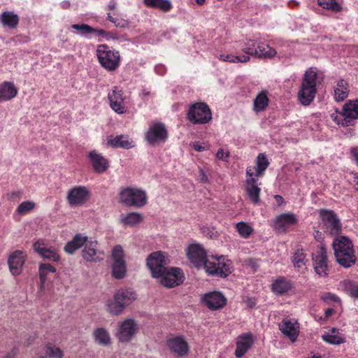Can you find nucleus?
<instances>
[{"mask_svg":"<svg viewBox=\"0 0 358 358\" xmlns=\"http://www.w3.org/2000/svg\"><path fill=\"white\" fill-rule=\"evenodd\" d=\"M106 33L108 34L107 36H99L103 38H105L106 40L117 39L118 38L116 34H113L112 32H107V31H106Z\"/></svg>","mask_w":358,"mask_h":358,"instance_id":"obj_58","label":"nucleus"},{"mask_svg":"<svg viewBox=\"0 0 358 358\" xmlns=\"http://www.w3.org/2000/svg\"><path fill=\"white\" fill-rule=\"evenodd\" d=\"M268 165L269 162L266 155L264 153L259 154L256 159V165L255 166H250L252 171L255 173V177L256 178L261 177Z\"/></svg>","mask_w":358,"mask_h":358,"instance_id":"obj_33","label":"nucleus"},{"mask_svg":"<svg viewBox=\"0 0 358 358\" xmlns=\"http://www.w3.org/2000/svg\"><path fill=\"white\" fill-rule=\"evenodd\" d=\"M203 303L210 310L220 309L226 304V299L220 292H212L202 297Z\"/></svg>","mask_w":358,"mask_h":358,"instance_id":"obj_23","label":"nucleus"},{"mask_svg":"<svg viewBox=\"0 0 358 358\" xmlns=\"http://www.w3.org/2000/svg\"><path fill=\"white\" fill-rule=\"evenodd\" d=\"M17 94V90L12 83L4 82L0 85V101L10 100Z\"/></svg>","mask_w":358,"mask_h":358,"instance_id":"obj_35","label":"nucleus"},{"mask_svg":"<svg viewBox=\"0 0 358 358\" xmlns=\"http://www.w3.org/2000/svg\"><path fill=\"white\" fill-rule=\"evenodd\" d=\"M198 180L202 182H207L208 180L206 173L201 168H199Z\"/></svg>","mask_w":358,"mask_h":358,"instance_id":"obj_54","label":"nucleus"},{"mask_svg":"<svg viewBox=\"0 0 358 358\" xmlns=\"http://www.w3.org/2000/svg\"><path fill=\"white\" fill-rule=\"evenodd\" d=\"M88 239V237L86 236H83L80 234H76L73 238L65 245V252L71 255L73 254L76 250L83 246L84 247Z\"/></svg>","mask_w":358,"mask_h":358,"instance_id":"obj_31","label":"nucleus"},{"mask_svg":"<svg viewBox=\"0 0 358 358\" xmlns=\"http://www.w3.org/2000/svg\"><path fill=\"white\" fill-rule=\"evenodd\" d=\"M246 192L247 194L252 202L257 203L259 201V193L261 191L260 187H258L257 182L258 178L255 177V173L252 171L251 167H248L246 169Z\"/></svg>","mask_w":358,"mask_h":358,"instance_id":"obj_17","label":"nucleus"},{"mask_svg":"<svg viewBox=\"0 0 358 358\" xmlns=\"http://www.w3.org/2000/svg\"><path fill=\"white\" fill-rule=\"evenodd\" d=\"M22 193L19 191L13 192L9 194H8V199L9 201H13L16 198H20L21 196Z\"/></svg>","mask_w":358,"mask_h":358,"instance_id":"obj_55","label":"nucleus"},{"mask_svg":"<svg viewBox=\"0 0 358 358\" xmlns=\"http://www.w3.org/2000/svg\"><path fill=\"white\" fill-rule=\"evenodd\" d=\"M124 256V252L121 245H117L113 248L111 254L112 275L115 279H122L126 275L127 266Z\"/></svg>","mask_w":358,"mask_h":358,"instance_id":"obj_10","label":"nucleus"},{"mask_svg":"<svg viewBox=\"0 0 358 358\" xmlns=\"http://www.w3.org/2000/svg\"><path fill=\"white\" fill-rule=\"evenodd\" d=\"M274 199L278 206L282 205L284 202V199L280 195H275Z\"/></svg>","mask_w":358,"mask_h":358,"instance_id":"obj_61","label":"nucleus"},{"mask_svg":"<svg viewBox=\"0 0 358 358\" xmlns=\"http://www.w3.org/2000/svg\"><path fill=\"white\" fill-rule=\"evenodd\" d=\"M34 250L45 259L57 262L59 259V255L57 250L52 247H48L43 241H38L34 244Z\"/></svg>","mask_w":358,"mask_h":358,"instance_id":"obj_26","label":"nucleus"},{"mask_svg":"<svg viewBox=\"0 0 358 358\" xmlns=\"http://www.w3.org/2000/svg\"><path fill=\"white\" fill-rule=\"evenodd\" d=\"M108 98L110 108L115 113L117 114H124L126 112L122 90L116 87H114L113 90L108 92Z\"/></svg>","mask_w":358,"mask_h":358,"instance_id":"obj_22","label":"nucleus"},{"mask_svg":"<svg viewBox=\"0 0 358 358\" xmlns=\"http://www.w3.org/2000/svg\"><path fill=\"white\" fill-rule=\"evenodd\" d=\"M164 287H173L182 284L185 280L182 269L176 267L166 268L163 274L157 278Z\"/></svg>","mask_w":358,"mask_h":358,"instance_id":"obj_14","label":"nucleus"},{"mask_svg":"<svg viewBox=\"0 0 358 358\" xmlns=\"http://www.w3.org/2000/svg\"><path fill=\"white\" fill-rule=\"evenodd\" d=\"M322 340L331 345H340L345 342V336L338 329L331 328L322 336Z\"/></svg>","mask_w":358,"mask_h":358,"instance_id":"obj_29","label":"nucleus"},{"mask_svg":"<svg viewBox=\"0 0 358 358\" xmlns=\"http://www.w3.org/2000/svg\"><path fill=\"white\" fill-rule=\"evenodd\" d=\"M322 228L331 236L338 235L342 229L341 223L335 213L330 210H320Z\"/></svg>","mask_w":358,"mask_h":358,"instance_id":"obj_8","label":"nucleus"},{"mask_svg":"<svg viewBox=\"0 0 358 358\" xmlns=\"http://www.w3.org/2000/svg\"><path fill=\"white\" fill-rule=\"evenodd\" d=\"M254 343V338L250 333H245L240 335L236 339V348L235 355L241 358L245 355L248 350L252 347Z\"/></svg>","mask_w":358,"mask_h":358,"instance_id":"obj_25","label":"nucleus"},{"mask_svg":"<svg viewBox=\"0 0 358 358\" xmlns=\"http://www.w3.org/2000/svg\"><path fill=\"white\" fill-rule=\"evenodd\" d=\"M113 23L117 28H127L130 22L126 19L115 17Z\"/></svg>","mask_w":358,"mask_h":358,"instance_id":"obj_50","label":"nucleus"},{"mask_svg":"<svg viewBox=\"0 0 358 358\" xmlns=\"http://www.w3.org/2000/svg\"><path fill=\"white\" fill-rule=\"evenodd\" d=\"M334 313V310L333 308L327 309L324 313V319L327 320V318H329Z\"/></svg>","mask_w":358,"mask_h":358,"instance_id":"obj_62","label":"nucleus"},{"mask_svg":"<svg viewBox=\"0 0 358 358\" xmlns=\"http://www.w3.org/2000/svg\"><path fill=\"white\" fill-rule=\"evenodd\" d=\"M97 241L88 239L82 251V257L87 262H98L103 259L100 256L102 253L97 249Z\"/></svg>","mask_w":358,"mask_h":358,"instance_id":"obj_19","label":"nucleus"},{"mask_svg":"<svg viewBox=\"0 0 358 358\" xmlns=\"http://www.w3.org/2000/svg\"><path fill=\"white\" fill-rule=\"evenodd\" d=\"M155 71L157 73L163 74L165 72V68L162 65L157 66L155 67Z\"/></svg>","mask_w":358,"mask_h":358,"instance_id":"obj_63","label":"nucleus"},{"mask_svg":"<svg viewBox=\"0 0 358 358\" xmlns=\"http://www.w3.org/2000/svg\"><path fill=\"white\" fill-rule=\"evenodd\" d=\"M60 6L62 8L67 9L70 7V2L68 1H63L60 3Z\"/></svg>","mask_w":358,"mask_h":358,"instance_id":"obj_64","label":"nucleus"},{"mask_svg":"<svg viewBox=\"0 0 358 358\" xmlns=\"http://www.w3.org/2000/svg\"><path fill=\"white\" fill-rule=\"evenodd\" d=\"M236 229L239 236L243 238H248L253 233L252 226L245 222H238L236 224Z\"/></svg>","mask_w":358,"mask_h":358,"instance_id":"obj_44","label":"nucleus"},{"mask_svg":"<svg viewBox=\"0 0 358 358\" xmlns=\"http://www.w3.org/2000/svg\"><path fill=\"white\" fill-rule=\"evenodd\" d=\"M138 331L137 322L132 318H127L118 324L115 336L122 343L131 341Z\"/></svg>","mask_w":358,"mask_h":358,"instance_id":"obj_12","label":"nucleus"},{"mask_svg":"<svg viewBox=\"0 0 358 358\" xmlns=\"http://www.w3.org/2000/svg\"><path fill=\"white\" fill-rule=\"evenodd\" d=\"M307 259L306 255L302 250H297L292 257V262L294 266L297 268H301L306 264Z\"/></svg>","mask_w":358,"mask_h":358,"instance_id":"obj_48","label":"nucleus"},{"mask_svg":"<svg viewBox=\"0 0 358 358\" xmlns=\"http://www.w3.org/2000/svg\"><path fill=\"white\" fill-rule=\"evenodd\" d=\"M90 198V191L86 187L76 186L71 189L67 194V201L71 206H80Z\"/></svg>","mask_w":358,"mask_h":358,"instance_id":"obj_15","label":"nucleus"},{"mask_svg":"<svg viewBox=\"0 0 358 358\" xmlns=\"http://www.w3.org/2000/svg\"><path fill=\"white\" fill-rule=\"evenodd\" d=\"M187 118L194 124H206L211 120L212 114L206 103L198 102L189 107Z\"/></svg>","mask_w":358,"mask_h":358,"instance_id":"obj_9","label":"nucleus"},{"mask_svg":"<svg viewBox=\"0 0 358 358\" xmlns=\"http://www.w3.org/2000/svg\"><path fill=\"white\" fill-rule=\"evenodd\" d=\"M96 56L101 66L108 71H115L120 65L121 58L119 51L106 45H98Z\"/></svg>","mask_w":358,"mask_h":358,"instance_id":"obj_4","label":"nucleus"},{"mask_svg":"<svg viewBox=\"0 0 358 358\" xmlns=\"http://www.w3.org/2000/svg\"><path fill=\"white\" fill-rule=\"evenodd\" d=\"M120 201L128 206L142 207L147 203V196L141 189L127 187L120 192Z\"/></svg>","mask_w":358,"mask_h":358,"instance_id":"obj_7","label":"nucleus"},{"mask_svg":"<svg viewBox=\"0 0 358 358\" xmlns=\"http://www.w3.org/2000/svg\"><path fill=\"white\" fill-rule=\"evenodd\" d=\"M320 80L315 69L310 68L303 74L297 96L299 103L309 106L315 99Z\"/></svg>","mask_w":358,"mask_h":358,"instance_id":"obj_2","label":"nucleus"},{"mask_svg":"<svg viewBox=\"0 0 358 358\" xmlns=\"http://www.w3.org/2000/svg\"><path fill=\"white\" fill-rule=\"evenodd\" d=\"M313 261L314 269L317 274L320 276L328 275V260L327 250L325 248L321 245L315 252L313 254Z\"/></svg>","mask_w":358,"mask_h":358,"instance_id":"obj_16","label":"nucleus"},{"mask_svg":"<svg viewBox=\"0 0 358 358\" xmlns=\"http://www.w3.org/2000/svg\"><path fill=\"white\" fill-rule=\"evenodd\" d=\"M124 309V306L120 303L115 295L113 299L109 300L106 303V311L113 315L122 314Z\"/></svg>","mask_w":358,"mask_h":358,"instance_id":"obj_41","label":"nucleus"},{"mask_svg":"<svg viewBox=\"0 0 358 358\" xmlns=\"http://www.w3.org/2000/svg\"><path fill=\"white\" fill-rule=\"evenodd\" d=\"M168 138V131L165 125L159 122L150 123L147 132L145 139L152 145H157L164 143Z\"/></svg>","mask_w":358,"mask_h":358,"instance_id":"obj_13","label":"nucleus"},{"mask_svg":"<svg viewBox=\"0 0 358 358\" xmlns=\"http://www.w3.org/2000/svg\"><path fill=\"white\" fill-rule=\"evenodd\" d=\"M347 291L350 296L358 299V284H350L347 287Z\"/></svg>","mask_w":358,"mask_h":358,"instance_id":"obj_52","label":"nucleus"},{"mask_svg":"<svg viewBox=\"0 0 358 358\" xmlns=\"http://www.w3.org/2000/svg\"><path fill=\"white\" fill-rule=\"evenodd\" d=\"M113 23L117 28H127L130 22L126 19L115 17Z\"/></svg>","mask_w":358,"mask_h":358,"instance_id":"obj_51","label":"nucleus"},{"mask_svg":"<svg viewBox=\"0 0 358 358\" xmlns=\"http://www.w3.org/2000/svg\"><path fill=\"white\" fill-rule=\"evenodd\" d=\"M189 260L198 268H203L211 275L225 278L231 273V263L224 257H208L206 251L199 244H192L187 250Z\"/></svg>","mask_w":358,"mask_h":358,"instance_id":"obj_1","label":"nucleus"},{"mask_svg":"<svg viewBox=\"0 0 358 358\" xmlns=\"http://www.w3.org/2000/svg\"><path fill=\"white\" fill-rule=\"evenodd\" d=\"M114 295L124 308L136 299V295L131 289H120Z\"/></svg>","mask_w":358,"mask_h":358,"instance_id":"obj_34","label":"nucleus"},{"mask_svg":"<svg viewBox=\"0 0 358 358\" xmlns=\"http://www.w3.org/2000/svg\"><path fill=\"white\" fill-rule=\"evenodd\" d=\"M71 28L78 31L81 36L87 38H92L96 36H107L108 35L103 29L93 28L87 24H74L71 26Z\"/></svg>","mask_w":358,"mask_h":358,"instance_id":"obj_27","label":"nucleus"},{"mask_svg":"<svg viewBox=\"0 0 358 358\" xmlns=\"http://www.w3.org/2000/svg\"><path fill=\"white\" fill-rule=\"evenodd\" d=\"M89 157L92 165L96 173L104 172L108 167L107 159L96 151L93 150L90 152Z\"/></svg>","mask_w":358,"mask_h":358,"instance_id":"obj_28","label":"nucleus"},{"mask_svg":"<svg viewBox=\"0 0 358 358\" xmlns=\"http://www.w3.org/2000/svg\"><path fill=\"white\" fill-rule=\"evenodd\" d=\"M24 262L25 255L22 251L16 250L9 256L8 264L12 275H18L21 273Z\"/></svg>","mask_w":358,"mask_h":358,"instance_id":"obj_24","label":"nucleus"},{"mask_svg":"<svg viewBox=\"0 0 358 358\" xmlns=\"http://www.w3.org/2000/svg\"><path fill=\"white\" fill-rule=\"evenodd\" d=\"M291 288V285L286 279L280 278L272 284V291L277 294H283Z\"/></svg>","mask_w":358,"mask_h":358,"instance_id":"obj_40","label":"nucleus"},{"mask_svg":"<svg viewBox=\"0 0 358 358\" xmlns=\"http://www.w3.org/2000/svg\"><path fill=\"white\" fill-rule=\"evenodd\" d=\"M94 341L99 345L108 346L111 343V338L109 332L103 327L96 329L93 332Z\"/></svg>","mask_w":358,"mask_h":358,"instance_id":"obj_36","label":"nucleus"},{"mask_svg":"<svg viewBox=\"0 0 358 358\" xmlns=\"http://www.w3.org/2000/svg\"><path fill=\"white\" fill-rule=\"evenodd\" d=\"M331 119L338 124L343 127L353 125L358 119V101H349L345 103L341 113H333Z\"/></svg>","mask_w":358,"mask_h":358,"instance_id":"obj_6","label":"nucleus"},{"mask_svg":"<svg viewBox=\"0 0 358 358\" xmlns=\"http://www.w3.org/2000/svg\"><path fill=\"white\" fill-rule=\"evenodd\" d=\"M269 103L268 93L267 91H262L257 94L253 101V110L258 113L264 111Z\"/></svg>","mask_w":358,"mask_h":358,"instance_id":"obj_32","label":"nucleus"},{"mask_svg":"<svg viewBox=\"0 0 358 358\" xmlns=\"http://www.w3.org/2000/svg\"><path fill=\"white\" fill-rule=\"evenodd\" d=\"M108 144L113 148L130 149L135 146V142L128 136L120 135L110 138Z\"/></svg>","mask_w":358,"mask_h":358,"instance_id":"obj_30","label":"nucleus"},{"mask_svg":"<svg viewBox=\"0 0 358 358\" xmlns=\"http://www.w3.org/2000/svg\"><path fill=\"white\" fill-rule=\"evenodd\" d=\"M143 3L148 7L157 8L164 12H168L172 8L169 0H143Z\"/></svg>","mask_w":358,"mask_h":358,"instance_id":"obj_39","label":"nucleus"},{"mask_svg":"<svg viewBox=\"0 0 358 358\" xmlns=\"http://www.w3.org/2000/svg\"><path fill=\"white\" fill-rule=\"evenodd\" d=\"M55 271L56 268L50 264H41L39 266V275L41 284L43 285L45 283L47 275L49 273H55Z\"/></svg>","mask_w":358,"mask_h":358,"instance_id":"obj_46","label":"nucleus"},{"mask_svg":"<svg viewBox=\"0 0 358 358\" xmlns=\"http://www.w3.org/2000/svg\"><path fill=\"white\" fill-rule=\"evenodd\" d=\"M35 207V202L30 200L24 201L17 206L15 213L20 215H24L29 213Z\"/></svg>","mask_w":358,"mask_h":358,"instance_id":"obj_45","label":"nucleus"},{"mask_svg":"<svg viewBox=\"0 0 358 358\" xmlns=\"http://www.w3.org/2000/svg\"><path fill=\"white\" fill-rule=\"evenodd\" d=\"M168 264V258L161 251L152 252L146 259V265L153 278H159L166 271L165 266Z\"/></svg>","mask_w":358,"mask_h":358,"instance_id":"obj_11","label":"nucleus"},{"mask_svg":"<svg viewBox=\"0 0 358 358\" xmlns=\"http://www.w3.org/2000/svg\"><path fill=\"white\" fill-rule=\"evenodd\" d=\"M314 237L317 241H321L323 239V234L319 231H315Z\"/></svg>","mask_w":358,"mask_h":358,"instance_id":"obj_60","label":"nucleus"},{"mask_svg":"<svg viewBox=\"0 0 358 358\" xmlns=\"http://www.w3.org/2000/svg\"><path fill=\"white\" fill-rule=\"evenodd\" d=\"M351 155L352 156L353 159L358 164V150L357 148H352L351 150Z\"/></svg>","mask_w":358,"mask_h":358,"instance_id":"obj_59","label":"nucleus"},{"mask_svg":"<svg viewBox=\"0 0 358 358\" xmlns=\"http://www.w3.org/2000/svg\"><path fill=\"white\" fill-rule=\"evenodd\" d=\"M323 299L324 301H327V300H330V301H338V298L334 295V294H325L324 296H323Z\"/></svg>","mask_w":358,"mask_h":358,"instance_id":"obj_57","label":"nucleus"},{"mask_svg":"<svg viewBox=\"0 0 358 358\" xmlns=\"http://www.w3.org/2000/svg\"><path fill=\"white\" fill-rule=\"evenodd\" d=\"M279 329L292 343L296 341L299 333V324L296 320L284 319L279 324Z\"/></svg>","mask_w":358,"mask_h":358,"instance_id":"obj_20","label":"nucleus"},{"mask_svg":"<svg viewBox=\"0 0 358 358\" xmlns=\"http://www.w3.org/2000/svg\"><path fill=\"white\" fill-rule=\"evenodd\" d=\"M241 50L248 55L259 58L271 59L277 55V51L264 42H257L254 39H248L240 43Z\"/></svg>","mask_w":358,"mask_h":358,"instance_id":"obj_5","label":"nucleus"},{"mask_svg":"<svg viewBox=\"0 0 358 358\" xmlns=\"http://www.w3.org/2000/svg\"><path fill=\"white\" fill-rule=\"evenodd\" d=\"M193 148L197 152H202L206 150V148L202 145L199 142H194L193 143Z\"/></svg>","mask_w":358,"mask_h":358,"instance_id":"obj_56","label":"nucleus"},{"mask_svg":"<svg viewBox=\"0 0 358 358\" xmlns=\"http://www.w3.org/2000/svg\"><path fill=\"white\" fill-rule=\"evenodd\" d=\"M317 3L323 8L334 12H338L341 9V6L336 0H317Z\"/></svg>","mask_w":358,"mask_h":358,"instance_id":"obj_47","label":"nucleus"},{"mask_svg":"<svg viewBox=\"0 0 358 358\" xmlns=\"http://www.w3.org/2000/svg\"><path fill=\"white\" fill-rule=\"evenodd\" d=\"M143 220V216L138 213H129L121 215V222L124 225L134 226L140 223Z\"/></svg>","mask_w":358,"mask_h":358,"instance_id":"obj_42","label":"nucleus"},{"mask_svg":"<svg viewBox=\"0 0 358 358\" xmlns=\"http://www.w3.org/2000/svg\"><path fill=\"white\" fill-rule=\"evenodd\" d=\"M0 21L4 27L15 29L19 23V17L13 11H5L1 15Z\"/></svg>","mask_w":358,"mask_h":358,"instance_id":"obj_37","label":"nucleus"},{"mask_svg":"<svg viewBox=\"0 0 358 358\" xmlns=\"http://www.w3.org/2000/svg\"><path fill=\"white\" fill-rule=\"evenodd\" d=\"M45 352L47 356L53 358H62L64 355L60 348L51 343L46 345Z\"/></svg>","mask_w":358,"mask_h":358,"instance_id":"obj_49","label":"nucleus"},{"mask_svg":"<svg viewBox=\"0 0 358 358\" xmlns=\"http://www.w3.org/2000/svg\"><path fill=\"white\" fill-rule=\"evenodd\" d=\"M220 60L231 63H245L248 62L250 57L246 54L243 55H234L231 54H220L217 56Z\"/></svg>","mask_w":358,"mask_h":358,"instance_id":"obj_43","label":"nucleus"},{"mask_svg":"<svg viewBox=\"0 0 358 358\" xmlns=\"http://www.w3.org/2000/svg\"><path fill=\"white\" fill-rule=\"evenodd\" d=\"M348 92L349 90L347 83L343 79L339 80L334 88V97L336 101H343L348 97Z\"/></svg>","mask_w":358,"mask_h":358,"instance_id":"obj_38","label":"nucleus"},{"mask_svg":"<svg viewBox=\"0 0 358 358\" xmlns=\"http://www.w3.org/2000/svg\"><path fill=\"white\" fill-rule=\"evenodd\" d=\"M332 246L337 262L345 268L355 264L356 257L352 241L346 236H339L334 239Z\"/></svg>","mask_w":358,"mask_h":358,"instance_id":"obj_3","label":"nucleus"},{"mask_svg":"<svg viewBox=\"0 0 358 358\" xmlns=\"http://www.w3.org/2000/svg\"><path fill=\"white\" fill-rule=\"evenodd\" d=\"M167 347L169 350L178 357L186 355L189 350V345L183 336H173L168 339Z\"/></svg>","mask_w":358,"mask_h":358,"instance_id":"obj_18","label":"nucleus"},{"mask_svg":"<svg viewBox=\"0 0 358 358\" xmlns=\"http://www.w3.org/2000/svg\"><path fill=\"white\" fill-rule=\"evenodd\" d=\"M229 156V152L223 148H220L216 154V157L222 161H226Z\"/></svg>","mask_w":358,"mask_h":358,"instance_id":"obj_53","label":"nucleus"},{"mask_svg":"<svg viewBox=\"0 0 358 358\" xmlns=\"http://www.w3.org/2000/svg\"><path fill=\"white\" fill-rule=\"evenodd\" d=\"M297 221V217L294 213H282L276 217L273 227L278 232H285L289 227L295 225Z\"/></svg>","mask_w":358,"mask_h":358,"instance_id":"obj_21","label":"nucleus"}]
</instances>
